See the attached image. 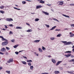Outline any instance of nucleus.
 Segmentation results:
<instances>
[{
    "label": "nucleus",
    "mask_w": 74,
    "mask_h": 74,
    "mask_svg": "<svg viewBox=\"0 0 74 74\" xmlns=\"http://www.w3.org/2000/svg\"><path fill=\"white\" fill-rule=\"evenodd\" d=\"M61 42H62V43H63V44H64L65 45H70V44H71L72 43L71 42H67L66 41H61Z\"/></svg>",
    "instance_id": "1"
},
{
    "label": "nucleus",
    "mask_w": 74,
    "mask_h": 74,
    "mask_svg": "<svg viewBox=\"0 0 74 74\" xmlns=\"http://www.w3.org/2000/svg\"><path fill=\"white\" fill-rule=\"evenodd\" d=\"M8 42L7 41H5L4 42H3L2 43L1 45L2 46H4V45H6L8 44Z\"/></svg>",
    "instance_id": "2"
},
{
    "label": "nucleus",
    "mask_w": 74,
    "mask_h": 74,
    "mask_svg": "<svg viewBox=\"0 0 74 74\" xmlns=\"http://www.w3.org/2000/svg\"><path fill=\"white\" fill-rule=\"evenodd\" d=\"M6 21L9 22H11V21H13V19L11 18H7Z\"/></svg>",
    "instance_id": "3"
},
{
    "label": "nucleus",
    "mask_w": 74,
    "mask_h": 74,
    "mask_svg": "<svg viewBox=\"0 0 74 74\" xmlns=\"http://www.w3.org/2000/svg\"><path fill=\"white\" fill-rule=\"evenodd\" d=\"M13 61V59L10 58L9 59V60L7 62L8 63H11V62H12Z\"/></svg>",
    "instance_id": "4"
},
{
    "label": "nucleus",
    "mask_w": 74,
    "mask_h": 74,
    "mask_svg": "<svg viewBox=\"0 0 74 74\" xmlns=\"http://www.w3.org/2000/svg\"><path fill=\"white\" fill-rule=\"evenodd\" d=\"M1 51V52H5V51H6V49L4 48H3L2 49L0 50Z\"/></svg>",
    "instance_id": "5"
},
{
    "label": "nucleus",
    "mask_w": 74,
    "mask_h": 74,
    "mask_svg": "<svg viewBox=\"0 0 74 74\" xmlns=\"http://www.w3.org/2000/svg\"><path fill=\"white\" fill-rule=\"evenodd\" d=\"M51 61L54 64L56 63V61H55V59L52 58L51 59Z\"/></svg>",
    "instance_id": "6"
},
{
    "label": "nucleus",
    "mask_w": 74,
    "mask_h": 74,
    "mask_svg": "<svg viewBox=\"0 0 74 74\" xmlns=\"http://www.w3.org/2000/svg\"><path fill=\"white\" fill-rule=\"evenodd\" d=\"M42 6L39 5L36 6V9H38V8H42Z\"/></svg>",
    "instance_id": "7"
},
{
    "label": "nucleus",
    "mask_w": 74,
    "mask_h": 74,
    "mask_svg": "<svg viewBox=\"0 0 74 74\" xmlns=\"http://www.w3.org/2000/svg\"><path fill=\"white\" fill-rule=\"evenodd\" d=\"M71 55V54H68V55L65 54V56H66V58H69V57H70V56Z\"/></svg>",
    "instance_id": "8"
},
{
    "label": "nucleus",
    "mask_w": 74,
    "mask_h": 74,
    "mask_svg": "<svg viewBox=\"0 0 74 74\" xmlns=\"http://www.w3.org/2000/svg\"><path fill=\"white\" fill-rule=\"evenodd\" d=\"M42 12L43 13H44V14H45V15H49V13L47 12H44V11H42Z\"/></svg>",
    "instance_id": "9"
},
{
    "label": "nucleus",
    "mask_w": 74,
    "mask_h": 74,
    "mask_svg": "<svg viewBox=\"0 0 74 74\" xmlns=\"http://www.w3.org/2000/svg\"><path fill=\"white\" fill-rule=\"evenodd\" d=\"M0 38H2V41H5L6 40L4 38H3L2 36H0Z\"/></svg>",
    "instance_id": "10"
},
{
    "label": "nucleus",
    "mask_w": 74,
    "mask_h": 74,
    "mask_svg": "<svg viewBox=\"0 0 74 74\" xmlns=\"http://www.w3.org/2000/svg\"><path fill=\"white\" fill-rule=\"evenodd\" d=\"M60 63H62V61H58L57 62V63L56 64V65L58 66V65H59V64H60Z\"/></svg>",
    "instance_id": "11"
},
{
    "label": "nucleus",
    "mask_w": 74,
    "mask_h": 74,
    "mask_svg": "<svg viewBox=\"0 0 74 74\" xmlns=\"http://www.w3.org/2000/svg\"><path fill=\"white\" fill-rule=\"evenodd\" d=\"M33 68H34L33 66H30V69L31 70H33Z\"/></svg>",
    "instance_id": "12"
},
{
    "label": "nucleus",
    "mask_w": 74,
    "mask_h": 74,
    "mask_svg": "<svg viewBox=\"0 0 74 74\" xmlns=\"http://www.w3.org/2000/svg\"><path fill=\"white\" fill-rule=\"evenodd\" d=\"M63 16H65V17H66V18H70L69 16L66 15L62 14Z\"/></svg>",
    "instance_id": "13"
},
{
    "label": "nucleus",
    "mask_w": 74,
    "mask_h": 74,
    "mask_svg": "<svg viewBox=\"0 0 74 74\" xmlns=\"http://www.w3.org/2000/svg\"><path fill=\"white\" fill-rule=\"evenodd\" d=\"M39 42H40V40H34V42L35 43H38Z\"/></svg>",
    "instance_id": "14"
},
{
    "label": "nucleus",
    "mask_w": 74,
    "mask_h": 74,
    "mask_svg": "<svg viewBox=\"0 0 74 74\" xmlns=\"http://www.w3.org/2000/svg\"><path fill=\"white\" fill-rule=\"evenodd\" d=\"M55 74H59V73H60V72H59V71H55L54 72Z\"/></svg>",
    "instance_id": "15"
},
{
    "label": "nucleus",
    "mask_w": 74,
    "mask_h": 74,
    "mask_svg": "<svg viewBox=\"0 0 74 74\" xmlns=\"http://www.w3.org/2000/svg\"><path fill=\"white\" fill-rule=\"evenodd\" d=\"M38 50L39 52H42V50L41 49L39 48L38 49Z\"/></svg>",
    "instance_id": "16"
},
{
    "label": "nucleus",
    "mask_w": 74,
    "mask_h": 74,
    "mask_svg": "<svg viewBox=\"0 0 74 74\" xmlns=\"http://www.w3.org/2000/svg\"><path fill=\"white\" fill-rule=\"evenodd\" d=\"M60 36H62V34H58L57 35V37H60Z\"/></svg>",
    "instance_id": "17"
},
{
    "label": "nucleus",
    "mask_w": 74,
    "mask_h": 74,
    "mask_svg": "<svg viewBox=\"0 0 74 74\" xmlns=\"http://www.w3.org/2000/svg\"><path fill=\"white\" fill-rule=\"evenodd\" d=\"M56 26H55L52 27V28L50 29V30H53V29H54L55 28H56Z\"/></svg>",
    "instance_id": "18"
},
{
    "label": "nucleus",
    "mask_w": 74,
    "mask_h": 74,
    "mask_svg": "<svg viewBox=\"0 0 74 74\" xmlns=\"http://www.w3.org/2000/svg\"><path fill=\"white\" fill-rule=\"evenodd\" d=\"M18 46H19V45H14L13 47H14V48H17V47H18Z\"/></svg>",
    "instance_id": "19"
},
{
    "label": "nucleus",
    "mask_w": 74,
    "mask_h": 74,
    "mask_svg": "<svg viewBox=\"0 0 74 74\" xmlns=\"http://www.w3.org/2000/svg\"><path fill=\"white\" fill-rule=\"evenodd\" d=\"M21 63H23V64H26V62L25 61H21Z\"/></svg>",
    "instance_id": "20"
},
{
    "label": "nucleus",
    "mask_w": 74,
    "mask_h": 74,
    "mask_svg": "<svg viewBox=\"0 0 74 74\" xmlns=\"http://www.w3.org/2000/svg\"><path fill=\"white\" fill-rule=\"evenodd\" d=\"M50 38L51 40H55V38L54 37H51Z\"/></svg>",
    "instance_id": "21"
},
{
    "label": "nucleus",
    "mask_w": 74,
    "mask_h": 74,
    "mask_svg": "<svg viewBox=\"0 0 74 74\" xmlns=\"http://www.w3.org/2000/svg\"><path fill=\"white\" fill-rule=\"evenodd\" d=\"M16 29H22V28L21 27H16Z\"/></svg>",
    "instance_id": "22"
},
{
    "label": "nucleus",
    "mask_w": 74,
    "mask_h": 74,
    "mask_svg": "<svg viewBox=\"0 0 74 74\" xmlns=\"http://www.w3.org/2000/svg\"><path fill=\"white\" fill-rule=\"evenodd\" d=\"M27 32H32V29H29L27 31Z\"/></svg>",
    "instance_id": "23"
},
{
    "label": "nucleus",
    "mask_w": 74,
    "mask_h": 74,
    "mask_svg": "<svg viewBox=\"0 0 74 74\" xmlns=\"http://www.w3.org/2000/svg\"><path fill=\"white\" fill-rule=\"evenodd\" d=\"M42 49L43 51H45L46 49L43 46H42Z\"/></svg>",
    "instance_id": "24"
},
{
    "label": "nucleus",
    "mask_w": 74,
    "mask_h": 74,
    "mask_svg": "<svg viewBox=\"0 0 74 74\" xmlns=\"http://www.w3.org/2000/svg\"><path fill=\"white\" fill-rule=\"evenodd\" d=\"M45 25L47 27H48V28H49V25H48L47 24H45Z\"/></svg>",
    "instance_id": "25"
},
{
    "label": "nucleus",
    "mask_w": 74,
    "mask_h": 74,
    "mask_svg": "<svg viewBox=\"0 0 74 74\" xmlns=\"http://www.w3.org/2000/svg\"><path fill=\"white\" fill-rule=\"evenodd\" d=\"M69 62H74V59H72L71 60L69 61Z\"/></svg>",
    "instance_id": "26"
},
{
    "label": "nucleus",
    "mask_w": 74,
    "mask_h": 74,
    "mask_svg": "<svg viewBox=\"0 0 74 74\" xmlns=\"http://www.w3.org/2000/svg\"><path fill=\"white\" fill-rule=\"evenodd\" d=\"M63 4V3L62 2H61L60 3L59 5H62Z\"/></svg>",
    "instance_id": "27"
},
{
    "label": "nucleus",
    "mask_w": 74,
    "mask_h": 74,
    "mask_svg": "<svg viewBox=\"0 0 74 74\" xmlns=\"http://www.w3.org/2000/svg\"><path fill=\"white\" fill-rule=\"evenodd\" d=\"M44 3H45V2H44V1H40V2H39V3H42L43 4Z\"/></svg>",
    "instance_id": "28"
},
{
    "label": "nucleus",
    "mask_w": 74,
    "mask_h": 74,
    "mask_svg": "<svg viewBox=\"0 0 74 74\" xmlns=\"http://www.w3.org/2000/svg\"><path fill=\"white\" fill-rule=\"evenodd\" d=\"M35 21H36L37 22L38 21H39V18H36L35 19Z\"/></svg>",
    "instance_id": "29"
},
{
    "label": "nucleus",
    "mask_w": 74,
    "mask_h": 74,
    "mask_svg": "<svg viewBox=\"0 0 74 74\" xmlns=\"http://www.w3.org/2000/svg\"><path fill=\"white\" fill-rule=\"evenodd\" d=\"M6 72L8 74H10V71H6Z\"/></svg>",
    "instance_id": "30"
},
{
    "label": "nucleus",
    "mask_w": 74,
    "mask_h": 74,
    "mask_svg": "<svg viewBox=\"0 0 74 74\" xmlns=\"http://www.w3.org/2000/svg\"><path fill=\"white\" fill-rule=\"evenodd\" d=\"M28 65H29V66H32V64H31V63H28Z\"/></svg>",
    "instance_id": "31"
},
{
    "label": "nucleus",
    "mask_w": 74,
    "mask_h": 74,
    "mask_svg": "<svg viewBox=\"0 0 74 74\" xmlns=\"http://www.w3.org/2000/svg\"><path fill=\"white\" fill-rule=\"evenodd\" d=\"M4 6H2L0 7V8L1 9H3V8H4Z\"/></svg>",
    "instance_id": "32"
},
{
    "label": "nucleus",
    "mask_w": 74,
    "mask_h": 74,
    "mask_svg": "<svg viewBox=\"0 0 74 74\" xmlns=\"http://www.w3.org/2000/svg\"><path fill=\"white\" fill-rule=\"evenodd\" d=\"M22 3L23 4H26V2L25 1H22Z\"/></svg>",
    "instance_id": "33"
},
{
    "label": "nucleus",
    "mask_w": 74,
    "mask_h": 74,
    "mask_svg": "<svg viewBox=\"0 0 74 74\" xmlns=\"http://www.w3.org/2000/svg\"><path fill=\"white\" fill-rule=\"evenodd\" d=\"M71 51H67L65 52V53H71Z\"/></svg>",
    "instance_id": "34"
},
{
    "label": "nucleus",
    "mask_w": 74,
    "mask_h": 74,
    "mask_svg": "<svg viewBox=\"0 0 74 74\" xmlns=\"http://www.w3.org/2000/svg\"><path fill=\"white\" fill-rule=\"evenodd\" d=\"M6 49H7V50H9L10 49V48L8 47H6Z\"/></svg>",
    "instance_id": "35"
},
{
    "label": "nucleus",
    "mask_w": 74,
    "mask_h": 74,
    "mask_svg": "<svg viewBox=\"0 0 74 74\" xmlns=\"http://www.w3.org/2000/svg\"><path fill=\"white\" fill-rule=\"evenodd\" d=\"M0 12H1V13H2V14H4V12H4V11H2L1 10Z\"/></svg>",
    "instance_id": "36"
},
{
    "label": "nucleus",
    "mask_w": 74,
    "mask_h": 74,
    "mask_svg": "<svg viewBox=\"0 0 74 74\" xmlns=\"http://www.w3.org/2000/svg\"><path fill=\"white\" fill-rule=\"evenodd\" d=\"M53 19L54 21H57V22H59V20L56 18H53Z\"/></svg>",
    "instance_id": "37"
},
{
    "label": "nucleus",
    "mask_w": 74,
    "mask_h": 74,
    "mask_svg": "<svg viewBox=\"0 0 74 74\" xmlns=\"http://www.w3.org/2000/svg\"><path fill=\"white\" fill-rule=\"evenodd\" d=\"M74 34H72L70 36V37H74Z\"/></svg>",
    "instance_id": "38"
},
{
    "label": "nucleus",
    "mask_w": 74,
    "mask_h": 74,
    "mask_svg": "<svg viewBox=\"0 0 74 74\" xmlns=\"http://www.w3.org/2000/svg\"><path fill=\"white\" fill-rule=\"evenodd\" d=\"M13 34V33L12 32V31H10V33H9V34Z\"/></svg>",
    "instance_id": "39"
},
{
    "label": "nucleus",
    "mask_w": 74,
    "mask_h": 74,
    "mask_svg": "<svg viewBox=\"0 0 74 74\" xmlns=\"http://www.w3.org/2000/svg\"><path fill=\"white\" fill-rule=\"evenodd\" d=\"M60 30H61L60 29H56L55 30V31H60Z\"/></svg>",
    "instance_id": "40"
},
{
    "label": "nucleus",
    "mask_w": 74,
    "mask_h": 74,
    "mask_svg": "<svg viewBox=\"0 0 74 74\" xmlns=\"http://www.w3.org/2000/svg\"><path fill=\"white\" fill-rule=\"evenodd\" d=\"M67 73H73V72L68 71Z\"/></svg>",
    "instance_id": "41"
},
{
    "label": "nucleus",
    "mask_w": 74,
    "mask_h": 74,
    "mask_svg": "<svg viewBox=\"0 0 74 74\" xmlns=\"http://www.w3.org/2000/svg\"><path fill=\"white\" fill-rule=\"evenodd\" d=\"M71 27H74V24L71 25Z\"/></svg>",
    "instance_id": "42"
},
{
    "label": "nucleus",
    "mask_w": 74,
    "mask_h": 74,
    "mask_svg": "<svg viewBox=\"0 0 74 74\" xmlns=\"http://www.w3.org/2000/svg\"><path fill=\"white\" fill-rule=\"evenodd\" d=\"M15 53L16 54V55H18L19 53L18 52L16 51L15 52Z\"/></svg>",
    "instance_id": "43"
},
{
    "label": "nucleus",
    "mask_w": 74,
    "mask_h": 74,
    "mask_svg": "<svg viewBox=\"0 0 74 74\" xmlns=\"http://www.w3.org/2000/svg\"><path fill=\"white\" fill-rule=\"evenodd\" d=\"M41 74H48V73H42Z\"/></svg>",
    "instance_id": "44"
},
{
    "label": "nucleus",
    "mask_w": 74,
    "mask_h": 74,
    "mask_svg": "<svg viewBox=\"0 0 74 74\" xmlns=\"http://www.w3.org/2000/svg\"><path fill=\"white\" fill-rule=\"evenodd\" d=\"M70 5L71 6H74V4H70Z\"/></svg>",
    "instance_id": "45"
},
{
    "label": "nucleus",
    "mask_w": 74,
    "mask_h": 74,
    "mask_svg": "<svg viewBox=\"0 0 74 74\" xmlns=\"http://www.w3.org/2000/svg\"><path fill=\"white\" fill-rule=\"evenodd\" d=\"M10 26H11L12 27H13V25L12 24H10L9 25Z\"/></svg>",
    "instance_id": "46"
},
{
    "label": "nucleus",
    "mask_w": 74,
    "mask_h": 74,
    "mask_svg": "<svg viewBox=\"0 0 74 74\" xmlns=\"http://www.w3.org/2000/svg\"><path fill=\"white\" fill-rule=\"evenodd\" d=\"M11 41H12V42H14V41H15V40H11Z\"/></svg>",
    "instance_id": "47"
},
{
    "label": "nucleus",
    "mask_w": 74,
    "mask_h": 74,
    "mask_svg": "<svg viewBox=\"0 0 74 74\" xmlns=\"http://www.w3.org/2000/svg\"><path fill=\"white\" fill-rule=\"evenodd\" d=\"M4 26L5 27V29H7L8 28V27H7V26H6L5 25Z\"/></svg>",
    "instance_id": "48"
},
{
    "label": "nucleus",
    "mask_w": 74,
    "mask_h": 74,
    "mask_svg": "<svg viewBox=\"0 0 74 74\" xmlns=\"http://www.w3.org/2000/svg\"><path fill=\"white\" fill-rule=\"evenodd\" d=\"M23 58H25V59H27V57H26V56H23Z\"/></svg>",
    "instance_id": "49"
},
{
    "label": "nucleus",
    "mask_w": 74,
    "mask_h": 74,
    "mask_svg": "<svg viewBox=\"0 0 74 74\" xmlns=\"http://www.w3.org/2000/svg\"><path fill=\"white\" fill-rule=\"evenodd\" d=\"M0 54H1V55H4V53H3L1 52L0 53Z\"/></svg>",
    "instance_id": "50"
},
{
    "label": "nucleus",
    "mask_w": 74,
    "mask_h": 74,
    "mask_svg": "<svg viewBox=\"0 0 74 74\" xmlns=\"http://www.w3.org/2000/svg\"><path fill=\"white\" fill-rule=\"evenodd\" d=\"M47 5H48L49 6H50L51 5V4H47Z\"/></svg>",
    "instance_id": "51"
},
{
    "label": "nucleus",
    "mask_w": 74,
    "mask_h": 74,
    "mask_svg": "<svg viewBox=\"0 0 74 74\" xmlns=\"http://www.w3.org/2000/svg\"><path fill=\"white\" fill-rule=\"evenodd\" d=\"M26 25H28V26H30V24L28 23H26Z\"/></svg>",
    "instance_id": "52"
},
{
    "label": "nucleus",
    "mask_w": 74,
    "mask_h": 74,
    "mask_svg": "<svg viewBox=\"0 0 74 74\" xmlns=\"http://www.w3.org/2000/svg\"><path fill=\"white\" fill-rule=\"evenodd\" d=\"M29 62H32V61L31 60H29Z\"/></svg>",
    "instance_id": "53"
},
{
    "label": "nucleus",
    "mask_w": 74,
    "mask_h": 74,
    "mask_svg": "<svg viewBox=\"0 0 74 74\" xmlns=\"http://www.w3.org/2000/svg\"><path fill=\"white\" fill-rule=\"evenodd\" d=\"M48 56L49 57V58H51V56L50 55Z\"/></svg>",
    "instance_id": "54"
},
{
    "label": "nucleus",
    "mask_w": 74,
    "mask_h": 74,
    "mask_svg": "<svg viewBox=\"0 0 74 74\" xmlns=\"http://www.w3.org/2000/svg\"><path fill=\"white\" fill-rule=\"evenodd\" d=\"M3 69V68L1 67H0V70H1V69Z\"/></svg>",
    "instance_id": "55"
},
{
    "label": "nucleus",
    "mask_w": 74,
    "mask_h": 74,
    "mask_svg": "<svg viewBox=\"0 0 74 74\" xmlns=\"http://www.w3.org/2000/svg\"><path fill=\"white\" fill-rule=\"evenodd\" d=\"M36 56H38V54L36 53Z\"/></svg>",
    "instance_id": "56"
},
{
    "label": "nucleus",
    "mask_w": 74,
    "mask_h": 74,
    "mask_svg": "<svg viewBox=\"0 0 74 74\" xmlns=\"http://www.w3.org/2000/svg\"><path fill=\"white\" fill-rule=\"evenodd\" d=\"M16 10H21V9H20L17 8Z\"/></svg>",
    "instance_id": "57"
},
{
    "label": "nucleus",
    "mask_w": 74,
    "mask_h": 74,
    "mask_svg": "<svg viewBox=\"0 0 74 74\" xmlns=\"http://www.w3.org/2000/svg\"><path fill=\"white\" fill-rule=\"evenodd\" d=\"M2 29L3 30H6V29Z\"/></svg>",
    "instance_id": "58"
},
{
    "label": "nucleus",
    "mask_w": 74,
    "mask_h": 74,
    "mask_svg": "<svg viewBox=\"0 0 74 74\" xmlns=\"http://www.w3.org/2000/svg\"><path fill=\"white\" fill-rule=\"evenodd\" d=\"M71 58H73V57H74V56H71Z\"/></svg>",
    "instance_id": "59"
},
{
    "label": "nucleus",
    "mask_w": 74,
    "mask_h": 74,
    "mask_svg": "<svg viewBox=\"0 0 74 74\" xmlns=\"http://www.w3.org/2000/svg\"><path fill=\"white\" fill-rule=\"evenodd\" d=\"M26 0L27 1H29V0Z\"/></svg>",
    "instance_id": "60"
},
{
    "label": "nucleus",
    "mask_w": 74,
    "mask_h": 74,
    "mask_svg": "<svg viewBox=\"0 0 74 74\" xmlns=\"http://www.w3.org/2000/svg\"><path fill=\"white\" fill-rule=\"evenodd\" d=\"M60 69L61 70H63V68H60Z\"/></svg>",
    "instance_id": "61"
},
{
    "label": "nucleus",
    "mask_w": 74,
    "mask_h": 74,
    "mask_svg": "<svg viewBox=\"0 0 74 74\" xmlns=\"http://www.w3.org/2000/svg\"><path fill=\"white\" fill-rule=\"evenodd\" d=\"M73 52H74V49H73L72 50Z\"/></svg>",
    "instance_id": "62"
},
{
    "label": "nucleus",
    "mask_w": 74,
    "mask_h": 74,
    "mask_svg": "<svg viewBox=\"0 0 74 74\" xmlns=\"http://www.w3.org/2000/svg\"><path fill=\"white\" fill-rule=\"evenodd\" d=\"M27 62H29V60H28L27 61Z\"/></svg>",
    "instance_id": "63"
},
{
    "label": "nucleus",
    "mask_w": 74,
    "mask_h": 74,
    "mask_svg": "<svg viewBox=\"0 0 74 74\" xmlns=\"http://www.w3.org/2000/svg\"><path fill=\"white\" fill-rule=\"evenodd\" d=\"M72 48H74V46H73V47H72Z\"/></svg>",
    "instance_id": "64"
}]
</instances>
